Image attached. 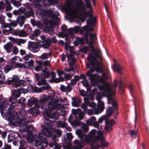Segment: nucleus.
<instances>
[{"mask_svg":"<svg viewBox=\"0 0 149 149\" xmlns=\"http://www.w3.org/2000/svg\"><path fill=\"white\" fill-rule=\"evenodd\" d=\"M44 124L42 126V132H40L38 136L36 134H33V131L34 129L33 125H29L27 127V135L26 139L31 142H35L36 147L40 149H44L47 145L48 142L46 137H51L52 132L51 131V127L53 125L51 120L44 117Z\"/></svg>","mask_w":149,"mask_h":149,"instance_id":"1","label":"nucleus"},{"mask_svg":"<svg viewBox=\"0 0 149 149\" xmlns=\"http://www.w3.org/2000/svg\"><path fill=\"white\" fill-rule=\"evenodd\" d=\"M48 100V97L45 95H42L40 97L39 104L42 109L45 111L46 114V118L51 119L52 121H54L58 119L59 116L61 115L58 112H56L55 109L63 111L64 110V106L67 105L68 103L66 99L64 98L63 101L61 99L57 100H52L47 105L45 103Z\"/></svg>","mask_w":149,"mask_h":149,"instance_id":"2","label":"nucleus"},{"mask_svg":"<svg viewBox=\"0 0 149 149\" xmlns=\"http://www.w3.org/2000/svg\"><path fill=\"white\" fill-rule=\"evenodd\" d=\"M96 71L97 72L102 73L103 77H101L103 79L104 82H101L98 81H91V83H94L97 84H98V83L101 84V85H98L99 88L100 90L102 91L103 95L107 97L108 104H112V106L115 110V118H116V116L118 113L117 110L118 104L113 96L115 95V90L117 86V81L116 80H115L113 85L105 82L104 79L108 78L109 74V71L107 68L106 70V73L103 71L102 68L101 67H100L99 69H97Z\"/></svg>","mask_w":149,"mask_h":149,"instance_id":"3","label":"nucleus"},{"mask_svg":"<svg viewBox=\"0 0 149 149\" xmlns=\"http://www.w3.org/2000/svg\"><path fill=\"white\" fill-rule=\"evenodd\" d=\"M2 99V96L0 95V112L4 119L8 121L18 119L20 125L26 126L30 122L25 116L26 112L25 110L20 109L17 113L14 110L15 107V104L9 105L6 100H4L1 102Z\"/></svg>","mask_w":149,"mask_h":149,"instance_id":"4","label":"nucleus"},{"mask_svg":"<svg viewBox=\"0 0 149 149\" xmlns=\"http://www.w3.org/2000/svg\"><path fill=\"white\" fill-rule=\"evenodd\" d=\"M35 7L37 16L39 19L42 18L45 25V29L46 32L50 35L54 34L53 26L55 25L56 20H58L59 13L55 12L54 8H49L47 10L41 9V6L38 3L35 4Z\"/></svg>","mask_w":149,"mask_h":149,"instance_id":"5","label":"nucleus"},{"mask_svg":"<svg viewBox=\"0 0 149 149\" xmlns=\"http://www.w3.org/2000/svg\"><path fill=\"white\" fill-rule=\"evenodd\" d=\"M86 2V5L81 0H76V6L77 9L79 17L81 19V21L84 22L86 18L88 17H90L87 21L89 25H93L95 22V18L92 16V7L89 0H84Z\"/></svg>","mask_w":149,"mask_h":149,"instance_id":"6","label":"nucleus"},{"mask_svg":"<svg viewBox=\"0 0 149 149\" xmlns=\"http://www.w3.org/2000/svg\"><path fill=\"white\" fill-rule=\"evenodd\" d=\"M102 131H99L97 132L96 130H92L88 134H85L80 130L76 131V134L80 138L82 141L89 144L92 149H98L100 148L99 145L97 141L103 135Z\"/></svg>","mask_w":149,"mask_h":149,"instance_id":"7","label":"nucleus"},{"mask_svg":"<svg viewBox=\"0 0 149 149\" xmlns=\"http://www.w3.org/2000/svg\"><path fill=\"white\" fill-rule=\"evenodd\" d=\"M50 60L39 61L37 62L38 65L35 67V70L36 71L42 70L45 78H49L51 76V78L49 80L50 81L51 79H54L56 76L54 72H50L49 71V70L51 69L50 65Z\"/></svg>","mask_w":149,"mask_h":149,"instance_id":"8","label":"nucleus"},{"mask_svg":"<svg viewBox=\"0 0 149 149\" xmlns=\"http://www.w3.org/2000/svg\"><path fill=\"white\" fill-rule=\"evenodd\" d=\"M29 78H26L24 80L19 81V77L18 75H14L12 78H9L6 81V84L12 85L13 88H18L19 87H22L29 83Z\"/></svg>","mask_w":149,"mask_h":149,"instance_id":"9","label":"nucleus"},{"mask_svg":"<svg viewBox=\"0 0 149 149\" xmlns=\"http://www.w3.org/2000/svg\"><path fill=\"white\" fill-rule=\"evenodd\" d=\"M86 67L88 68H91L90 70L87 72V75L88 77V79L91 81L93 82H103V79L101 76H99L96 74H93L92 73L95 70H96L94 67L93 63H87Z\"/></svg>","mask_w":149,"mask_h":149,"instance_id":"10","label":"nucleus"},{"mask_svg":"<svg viewBox=\"0 0 149 149\" xmlns=\"http://www.w3.org/2000/svg\"><path fill=\"white\" fill-rule=\"evenodd\" d=\"M58 8L60 10L65 11L67 15L72 18L79 17L77 9L75 8H71L70 4L67 3L64 6L61 4L58 5Z\"/></svg>","mask_w":149,"mask_h":149,"instance_id":"11","label":"nucleus"},{"mask_svg":"<svg viewBox=\"0 0 149 149\" xmlns=\"http://www.w3.org/2000/svg\"><path fill=\"white\" fill-rule=\"evenodd\" d=\"M93 15H92V17L93 18H95V22L94 23V24L93 25H89L88 24L87 21V23L88 24V25L89 26H84L82 27L81 28L79 29V30L80 31V33L81 34H83L84 32H85L86 33L84 35V37L85 38V39L86 40L87 42L88 40V35L89 34V33L88 32V31L89 30L90 31H93V27H91V26H93L95 25V24L96 23V18L95 17H93ZM88 19L87 20H88ZM88 21V20H87Z\"/></svg>","mask_w":149,"mask_h":149,"instance_id":"12","label":"nucleus"},{"mask_svg":"<svg viewBox=\"0 0 149 149\" xmlns=\"http://www.w3.org/2000/svg\"><path fill=\"white\" fill-rule=\"evenodd\" d=\"M77 82L73 79L71 80L70 82L69 83L67 86L63 84L61 85L60 87L61 91L63 92H65L66 94L68 95V93L72 91L73 85L75 84Z\"/></svg>","mask_w":149,"mask_h":149,"instance_id":"13","label":"nucleus"},{"mask_svg":"<svg viewBox=\"0 0 149 149\" xmlns=\"http://www.w3.org/2000/svg\"><path fill=\"white\" fill-rule=\"evenodd\" d=\"M102 97L101 95L98 94L96 96V99L98 102V106L95 109V112L96 114H98L102 112L105 108L104 103L101 100Z\"/></svg>","mask_w":149,"mask_h":149,"instance_id":"14","label":"nucleus"},{"mask_svg":"<svg viewBox=\"0 0 149 149\" xmlns=\"http://www.w3.org/2000/svg\"><path fill=\"white\" fill-rule=\"evenodd\" d=\"M25 20V18L24 16L18 17L16 20L12 21L11 19H9V21L10 22V27H15L18 24H19L20 27H22L24 24Z\"/></svg>","mask_w":149,"mask_h":149,"instance_id":"15","label":"nucleus"},{"mask_svg":"<svg viewBox=\"0 0 149 149\" xmlns=\"http://www.w3.org/2000/svg\"><path fill=\"white\" fill-rule=\"evenodd\" d=\"M66 57L67 58V61L70 67L71 68H72L76 59V57L72 56L70 55H68V54L65 55L63 54H62V61H64Z\"/></svg>","mask_w":149,"mask_h":149,"instance_id":"16","label":"nucleus"},{"mask_svg":"<svg viewBox=\"0 0 149 149\" xmlns=\"http://www.w3.org/2000/svg\"><path fill=\"white\" fill-rule=\"evenodd\" d=\"M65 70L66 72H69V73L68 74L64 73V72L62 71L57 70V72L58 75L59 76H61L64 74L65 79L68 80L70 79L74 74V71L72 68L70 69L68 68H65Z\"/></svg>","mask_w":149,"mask_h":149,"instance_id":"17","label":"nucleus"},{"mask_svg":"<svg viewBox=\"0 0 149 149\" xmlns=\"http://www.w3.org/2000/svg\"><path fill=\"white\" fill-rule=\"evenodd\" d=\"M86 124L88 125H92L100 130L102 129V126L97 122L96 121V118L95 117H91L86 121Z\"/></svg>","mask_w":149,"mask_h":149,"instance_id":"18","label":"nucleus"},{"mask_svg":"<svg viewBox=\"0 0 149 149\" xmlns=\"http://www.w3.org/2000/svg\"><path fill=\"white\" fill-rule=\"evenodd\" d=\"M19 60V57L18 56H15L11 58L10 64L14 66V67L15 68H25V67L24 64L20 63H17L16 61Z\"/></svg>","mask_w":149,"mask_h":149,"instance_id":"19","label":"nucleus"},{"mask_svg":"<svg viewBox=\"0 0 149 149\" xmlns=\"http://www.w3.org/2000/svg\"><path fill=\"white\" fill-rule=\"evenodd\" d=\"M20 88H18L17 90H15L13 93L12 96L10 97L9 100L11 103L10 104H15V103L16 102L17 99L19 97L21 92L20 91Z\"/></svg>","mask_w":149,"mask_h":149,"instance_id":"20","label":"nucleus"},{"mask_svg":"<svg viewBox=\"0 0 149 149\" xmlns=\"http://www.w3.org/2000/svg\"><path fill=\"white\" fill-rule=\"evenodd\" d=\"M61 30L63 31H67L69 34H72L78 33L79 31V27L77 26H76L73 28H70L68 29L67 26L64 24L62 26Z\"/></svg>","mask_w":149,"mask_h":149,"instance_id":"21","label":"nucleus"},{"mask_svg":"<svg viewBox=\"0 0 149 149\" xmlns=\"http://www.w3.org/2000/svg\"><path fill=\"white\" fill-rule=\"evenodd\" d=\"M72 111L74 117L77 120H81L83 119L84 115L80 109H72Z\"/></svg>","mask_w":149,"mask_h":149,"instance_id":"22","label":"nucleus"},{"mask_svg":"<svg viewBox=\"0 0 149 149\" xmlns=\"http://www.w3.org/2000/svg\"><path fill=\"white\" fill-rule=\"evenodd\" d=\"M113 111L112 108L111 107H109L106 109V115L99 118L98 120V122H97L102 125L101 124L103 121L106 118L110 117Z\"/></svg>","mask_w":149,"mask_h":149,"instance_id":"23","label":"nucleus"},{"mask_svg":"<svg viewBox=\"0 0 149 149\" xmlns=\"http://www.w3.org/2000/svg\"><path fill=\"white\" fill-rule=\"evenodd\" d=\"M41 40V42L43 43L45 41V42L41 45L42 47L45 49H49L51 45V40L50 39L48 38L45 39V36H40Z\"/></svg>","mask_w":149,"mask_h":149,"instance_id":"24","label":"nucleus"},{"mask_svg":"<svg viewBox=\"0 0 149 149\" xmlns=\"http://www.w3.org/2000/svg\"><path fill=\"white\" fill-rule=\"evenodd\" d=\"M84 103H83L81 105V108L83 109L84 111H85L87 109V108L88 106L89 103L91 100H94V97L92 95H90L86 96L84 98Z\"/></svg>","mask_w":149,"mask_h":149,"instance_id":"25","label":"nucleus"},{"mask_svg":"<svg viewBox=\"0 0 149 149\" xmlns=\"http://www.w3.org/2000/svg\"><path fill=\"white\" fill-rule=\"evenodd\" d=\"M28 48L30 51L33 53L38 52L40 49V48L37 43L33 42H31L29 43Z\"/></svg>","mask_w":149,"mask_h":149,"instance_id":"26","label":"nucleus"},{"mask_svg":"<svg viewBox=\"0 0 149 149\" xmlns=\"http://www.w3.org/2000/svg\"><path fill=\"white\" fill-rule=\"evenodd\" d=\"M114 120L113 119L107 120L105 121V130L107 132H109L112 130V126L115 124Z\"/></svg>","mask_w":149,"mask_h":149,"instance_id":"27","label":"nucleus"},{"mask_svg":"<svg viewBox=\"0 0 149 149\" xmlns=\"http://www.w3.org/2000/svg\"><path fill=\"white\" fill-rule=\"evenodd\" d=\"M41 107L39 104H36L35 106L32 107L30 110L31 114L33 116L37 115L39 112H41Z\"/></svg>","mask_w":149,"mask_h":149,"instance_id":"28","label":"nucleus"},{"mask_svg":"<svg viewBox=\"0 0 149 149\" xmlns=\"http://www.w3.org/2000/svg\"><path fill=\"white\" fill-rule=\"evenodd\" d=\"M51 90V87L50 86L47 84L44 86L39 88L36 87H35V92H36L40 93L44 90L50 91Z\"/></svg>","mask_w":149,"mask_h":149,"instance_id":"29","label":"nucleus"},{"mask_svg":"<svg viewBox=\"0 0 149 149\" xmlns=\"http://www.w3.org/2000/svg\"><path fill=\"white\" fill-rule=\"evenodd\" d=\"M114 61L115 64L113 66V70L114 71L117 72L120 74H122V70L123 69V67L119 63L116 64L115 59H114Z\"/></svg>","mask_w":149,"mask_h":149,"instance_id":"30","label":"nucleus"},{"mask_svg":"<svg viewBox=\"0 0 149 149\" xmlns=\"http://www.w3.org/2000/svg\"><path fill=\"white\" fill-rule=\"evenodd\" d=\"M81 141L80 142L78 140L76 139L74 141L73 143L74 145L73 147L74 149H80L83 147V143H86L82 141L81 140Z\"/></svg>","mask_w":149,"mask_h":149,"instance_id":"31","label":"nucleus"},{"mask_svg":"<svg viewBox=\"0 0 149 149\" xmlns=\"http://www.w3.org/2000/svg\"><path fill=\"white\" fill-rule=\"evenodd\" d=\"M67 123L65 122L61 121H59L57 122V125L58 127H65L66 130L68 131H71L72 130L71 127L69 126H67Z\"/></svg>","mask_w":149,"mask_h":149,"instance_id":"32","label":"nucleus"},{"mask_svg":"<svg viewBox=\"0 0 149 149\" xmlns=\"http://www.w3.org/2000/svg\"><path fill=\"white\" fill-rule=\"evenodd\" d=\"M44 2L43 4L45 7L52 5H54L58 3L59 0H43Z\"/></svg>","mask_w":149,"mask_h":149,"instance_id":"33","label":"nucleus"},{"mask_svg":"<svg viewBox=\"0 0 149 149\" xmlns=\"http://www.w3.org/2000/svg\"><path fill=\"white\" fill-rule=\"evenodd\" d=\"M72 104L73 106L78 107L81 102V99L80 97H74L72 98Z\"/></svg>","mask_w":149,"mask_h":149,"instance_id":"34","label":"nucleus"},{"mask_svg":"<svg viewBox=\"0 0 149 149\" xmlns=\"http://www.w3.org/2000/svg\"><path fill=\"white\" fill-rule=\"evenodd\" d=\"M39 104L37 102V100L36 98L32 97L28 100L27 105L29 107H31L33 105L35 106L36 104Z\"/></svg>","mask_w":149,"mask_h":149,"instance_id":"35","label":"nucleus"},{"mask_svg":"<svg viewBox=\"0 0 149 149\" xmlns=\"http://www.w3.org/2000/svg\"><path fill=\"white\" fill-rule=\"evenodd\" d=\"M54 147L55 149H61V147L58 143H54ZM71 145L70 143H68L63 145V149H71Z\"/></svg>","mask_w":149,"mask_h":149,"instance_id":"36","label":"nucleus"},{"mask_svg":"<svg viewBox=\"0 0 149 149\" xmlns=\"http://www.w3.org/2000/svg\"><path fill=\"white\" fill-rule=\"evenodd\" d=\"M72 117L70 115L68 119V122L73 126H77L80 125L81 122L77 120H74L72 121Z\"/></svg>","mask_w":149,"mask_h":149,"instance_id":"37","label":"nucleus"},{"mask_svg":"<svg viewBox=\"0 0 149 149\" xmlns=\"http://www.w3.org/2000/svg\"><path fill=\"white\" fill-rule=\"evenodd\" d=\"M5 77V75L2 73L0 69V86L1 87H4L6 84V81H4Z\"/></svg>","mask_w":149,"mask_h":149,"instance_id":"38","label":"nucleus"},{"mask_svg":"<svg viewBox=\"0 0 149 149\" xmlns=\"http://www.w3.org/2000/svg\"><path fill=\"white\" fill-rule=\"evenodd\" d=\"M90 37L91 41H90L88 40L87 42L86 41L91 47L92 45H93L94 43L95 40L96 38V36L95 34L91 33H90Z\"/></svg>","mask_w":149,"mask_h":149,"instance_id":"39","label":"nucleus"},{"mask_svg":"<svg viewBox=\"0 0 149 149\" xmlns=\"http://www.w3.org/2000/svg\"><path fill=\"white\" fill-rule=\"evenodd\" d=\"M13 45L10 42H9L4 46V48L6 52L10 53L13 50Z\"/></svg>","mask_w":149,"mask_h":149,"instance_id":"40","label":"nucleus"},{"mask_svg":"<svg viewBox=\"0 0 149 149\" xmlns=\"http://www.w3.org/2000/svg\"><path fill=\"white\" fill-rule=\"evenodd\" d=\"M52 53L51 52H49L48 53L45 52H43L41 55L40 56V58L45 59L49 58L50 56H52Z\"/></svg>","mask_w":149,"mask_h":149,"instance_id":"41","label":"nucleus"},{"mask_svg":"<svg viewBox=\"0 0 149 149\" xmlns=\"http://www.w3.org/2000/svg\"><path fill=\"white\" fill-rule=\"evenodd\" d=\"M15 32L17 35L20 37H25L27 36V33L24 30H16Z\"/></svg>","mask_w":149,"mask_h":149,"instance_id":"42","label":"nucleus"},{"mask_svg":"<svg viewBox=\"0 0 149 149\" xmlns=\"http://www.w3.org/2000/svg\"><path fill=\"white\" fill-rule=\"evenodd\" d=\"M33 12L34 10L33 9H30L26 11L24 15H20V16H24L26 19V18L29 17L31 16L32 15Z\"/></svg>","mask_w":149,"mask_h":149,"instance_id":"43","label":"nucleus"},{"mask_svg":"<svg viewBox=\"0 0 149 149\" xmlns=\"http://www.w3.org/2000/svg\"><path fill=\"white\" fill-rule=\"evenodd\" d=\"M100 140L101 141V146L100 147H106L107 146L108 144L109 143H106L105 141V138L103 136V135L102 136V137H101L100 139Z\"/></svg>","mask_w":149,"mask_h":149,"instance_id":"44","label":"nucleus"},{"mask_svg":"<svg viewBox=\"0 0 149 149\" xmlns=\"http://www.w3.org/2000/svg\"><path fill=\"white\" fill-rule=\"evenodd\" d=\"M65 49H69L70 54H68V55H70L71 56H73L76 54V53L74 52V49L73 47H68V46L66 45L65 47Z\"/></svg>","mask_w":149,"mask_h":149,"instance_id":"45","label":"nucleus"},{"mask_svg":"<svg viewBox=\"0 0 149 149\" xmlns=\"http://www.w3.org/2000/svg\"><path fill=\"white\" fill-rule=\"evenodd\" d=\"M20 144V147L19 149H30V148L27 146L26 143L23 141H19Z\"/></svg>","mask_w":149,"mask_h":149,"instance_id":"46","label":"nucleus"},{"mask_svg":"<svg viewBox=\"0 0 149 149\" xmlns=\"http://www.w3.org/2000/svg\"><path fill=\"white\" fill-rule=\"evenodd\" d=\"M14 68H15L14 66H12L10 64V65H8L4 68V72L6 74L11 69H13Z\"/></svg>","mask_w":149,"mask_h":149,"instance_id":"47","label":"nucleus"},{"mask_svg":"<svg viewBox=\"0 0 149 149\" xmlns=\"http://www.w3.org/2000/svg\"><path fill=\"white\" fill-rule=\"evenodd\" d=\"M24 30L27 33H30L32 31V29L29 24H26L24 26Z\"/></svg>","mask_w":149,"mask_h":149,"instance_id":"48","label":"nucleus"},{"mask_svg":"<svg viewBox=\"0 0 149 149\" xmlns=\"http://www.w3.org/2000/svg\"><path fill=\"white\" fill-rule=\"evenodd\" d=\"M11 1L14 6L17 7H19L22 5L20 2L17 1L16 0H11Z\"/></svg>","mask_w":149,"mask_h":149,"instance_id":"49","label":"nucleus"},{"mask_svg":"<svg viewBox=\"0 0 149 149\" xmlns=\"http://www.w3.org/2000/svg\"><path fill=\"white\" fill-rule=\"evenodd\" d=\"M38 81V82L37 83V84L38 86H40L42 85H45L46 84V80L44 78H41Z\"/></svg>","mask_w":149,"mask_h":149,"instance_id":"50","label":"nucleus"},{"mask_svg":"<svg viewBox=\"0 0 149 149\" xmlns=\"http://www.w3.org/2000/svg\"><path fill=\"white\" fill-rule=\"evenodd\" d=\"M26 100V99L23 97L21 98L18 101V103L19 104H21L22 107H24L25 104H24V103Z\"/></svg>","mask_w":149,"mask_h":149,"instance_id":"51","label":"nucleus"},{"mask_svg":"<svg viewBox=\"0 0 149 149\" xmlns=\"http://www.w3.org/2000/svg\"><path fill=\"white\" fill-rule=\"evenodd\" d=\"M5 7H6V10L7 11L10 10L12 9L10 2L5 3Z\"/></svg>","mask_w":149,"mask_h":149,"instance_id":"52","label":"nucleus"},{"mask_svg":"<svg viewBox=\"0 0 149 149\" xmlns=\"http://www.w3.org/2000/svg\"><path fill=\"white\" fill-rule=\"evenodd\" d=\"M82 128L83 130L86 132L88 131V127L85 123H83L82 124Z\"/></svg>","mask_w":149,"mask_h":149,"instance_id":"53","label":"nucleus"},{"mask_svg":"<svg viewBox=\"0 0 149 149\" xmlns=\"http://www.w3.org/2000/svg\"><path fill=\"white\" fill-rule=\"evenodd\" d=\"M11 28L9 27L8 29H4L3 30V33L5 35H8L11 33Z\"/></svg>","mask_w":149,"mask_h":149,"instance_id":"54","label":"nucleus"},{"mask_svg":"<svg viewBox=\"0 0 149 149\" xmlns=\"http://www.w3.org/2000/svg\"><path fill=\"white\" fill-rule=\"evenodd\" d=\"M131 134L133 138H135L137 134V130L134 131L132 130L131 131Z\"/></svg>","mask_w":149,"mask_h":149,"instance_id":"55","label":"nucleus"},{"mask_svg":"<svg viewBox=\"0 0 149 149\" xmlns=\"http://www.w3.org/2000/svg\"><path fill=\"white\" fill-rule=\"evenodd\" d=\"M40 31L38 29H35L33 31L32 33L33 35L35 37H36L40 34Z\"/></svg>","mask_w":149,"mask_h":149,"instance_id":"56","label":"nucleus"},{"mask_svg":"<svg viewBox=\"0 0 149 149\" xmlns=\"http://www.w3.org/2000/svg\"><path fill=\"white\" fill-rule=\"evenodd\" d=\"M3 28H6L8 27V28L9 27H10V23H7L5 22V21H4V22L3 23H2L1 24Z\"/></svg>","mask_w":149,"mask_h":149,"instance_id":"57","label":"nucleus"},{"mask_svg":"<svg viewBox=\"0 0 149 149\" xmlns=\"http://www.w3.org/2000/svg\"><path fill=\"white\" fill-rule=\"evenodd\" d=\"M23 6L28 10L32 9L31 8V6L28 3H26L23 4Z\"/></svg>","mask_w":149,"mask_h":149,"instance_id":"58","label":"nucleus"},{"mask_svg":"<svg viewBox=\"0 0 149 149\" xmlns=\"http://www.w3.org/2000/svg\"><path fill=\"white\" fill-rule=\"evenodd\" d=\"M83 85L86 88L89 86L88 82L87 80H84L82 81Z\"/></svg>","mask_w":149,"mask_h":149,"instance_id":"59","label":"nucleus"},{"mask_svg":"<svg viewBox=\"0 0 149 149\" xmlns=\"http://www.w3.org/2000/svg\"><path fill=\"white\" fill-rule=\"evenodd\" d=\"M13 53L15 54H17L18 52V49L17 47H13Z\"/></svg>","mask_w":149,"mask_h":149,"instance_id":"60","label":"nucleus"},{"mask_svg":"<svg viewBox=\"0 0 149 149\" xmlns=\"http://www.w3.org/2000/svg\"><path fill=\"white\" fill-rule=\"evenodd\" d=\"M5 16L2 14H0V23H3L5 21Z\"/></svg>","mask_w":149,"mask_h":149,"instance_id":"61","label":"nucleus"},{"mask_svg":"<svg viewBox=\"0 0 149 149\" xmlns=\"http://www.w3.org/2000/svg\"><path fill=\"white\" fill-rule=\"evenodd\" d=\"M82 51L84 53L86 54L89 51V49L88 47H84L81 49Z\"/></svg>","mask_w":149,"mask_h":149,"instance_id":"62","label":"nucleus"},{"mask_svg":"<svg viewBox=\"0 0 149 149\" xmlns=\"http://www.w3.org/2000/svg\"><path fill=\"white\" fill-rule=\"evenodd\" d=\"M67 138L69 140H71L72 139L73 137L72 134L70 133H68L66 134Z\"/></svg>","mask_w":149,"mask_h":149,"instance_id":"63","label":"nucleus"},{"mask_svg":"<svg viewBox=\"0 0 149 149\" xmlns=\"http://www.w3.org/2000/svg\"><path fill=\"white\" fill-rule=\"evenodd\" d=\"M11 148V147L10 145L5 143L4 147L2 149H10Z\"/></svg>","mask_w":149,"mask_h":149,"instance_id":"64","label":"nucleus"}]
</instances>
